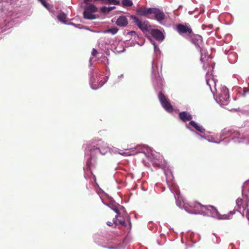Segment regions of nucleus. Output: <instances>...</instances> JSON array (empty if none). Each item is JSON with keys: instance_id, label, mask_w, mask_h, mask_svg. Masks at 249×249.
Segmentation results:
<instances>
[{"instance_id": "nucleus-1", "label": "nucleus", "mask_w": 249, "mask_h": 249, "mask_svg": "<svg viewBox=\"0 0 249 249\" xmlns=\"http://www.w3.org/2000/svg\"><path fill=\"white\" fill-rule=\"evenodd\" d=\"M189 206L190 208H188L187 206L185 205L184 206L185 209L187 212L192 214L202 213H204L205 210H208L209 208H211L216 211L218 218L219 219H229L230 218V215L234 213V212L230 211L228 214H220L213 206H204L196 202H190Z\"/></svg>"}, {"instance_id": "nucleus-2", "label": "nucleus", "mask_w": 249, "mask_h": 249, "mask_svg": "<svg viewBox=\"0 0 249 249\" xmlns=\"http://www.w3.org/2000/svg\"><path fill=\"white\" fill-rule=\"evenodd\" d=\"M83 16L85 18L93 19V0H84Z\"/></svg>"}, {"instance_id": "nucleus-3", "label": "nucleus", "mask_w": 249, "mask_h": 249, "mask_svg": "<svg viewBox=\"0 0 249 249\" xmlns=\"http://www.w3.org/2000/svg\"><path fill=\"white\" fill-rule=\"evenodd\" d=\"M112 210L116 213V214L114 215L113 214L112 212H109L107 214V218L110 219L111 218H113L112 222L107 221V225L109 226H112L113 224L117 225V218L118 215L120 214V212L119 210L118 209V206L116 205H112V206H109Z\"/></svg>"}, {"instance_id": "nucleus-4", "label": "nucleus", "mask_w": 249, "mask_h": 249, "mask_svg": "<svg viewBox=\"0 0 249 249\" xmlns=\"http://www.w3.org/2000/svg\"><path fill=\"white\" fill-rule=\"evenodd\" d=\"M133 21L135 24L140 28L143 32H148L150 29V26L147 21H142L135 16H132Z\"/></svg>"}, {"instance_id": "nucleus-5", "label": "nucleus", "mask_w": 249, "mask_h": 249, "mask_svg": "<svg viewBox=\"0 0 249 249\" xmlns=\"http://www.w3.org/2000/svg\"><path fill=\"white\" fill-rule=\"evenodd\" d=\"M158 96L163 107L168 112H172L173 111V107L163 93L161 91L160 92Z\"/></svg>"}, {"instance_id": "nucleus-6", "label": "nucleus", "mask_w": 249, "mask_h": 249, "mask_svg": "<svg viewBox=\"0 0 249 249\" xmlns=\"http://www.w3.org/2000/svg\"><path fill=\"white\" fill-rule=\"evenodd\" d=\"M236 205L239 209L238 211L241 212V209H243L242 213L249 206V199L246 196H243V198H238L236 201Z\"/></svg>"}, {"instance_id": "nucleus-7", "label": "nucleus", "mask_w": 249, "mask_h": 249, "mask_svg": "<svg viewBox=\"0 0 249 249\" xmlns=\"http://www.w3.org/2000/svg\"><path fill=\"white\" fill-rule=\"evenodd\" d=\"M152 14L154 15L155 19L160 24H162V21L166 18L164 12L157 8H152Z\"/></svg>"}, {"instance_id": "nucleus-8", "label": "nucleus", "mask_w": 249, "mask_h": 249, "mask_svg": "<svg viewBox=\"0 0 249 249\" xmlns=\"http://www.w3.org/2000/svg\"><path fill=\"white\" fill-rule=\"evenodd\" d=\"M219 101L222 104L226 103L229 99V90L225 86L221 88L220 92L218 94Z\"/></svg>"}, {"instance_id": "nucleus-9", "label": "nucleus", "mask_w": 249, "mask_h": 249, "mask_svg": "<svg viewBox=\"0 0 249 249\" xmlns=\"http://www.w3.org/2000/svg\"><path fill=\"white\" fill-rule=\"evenodd\" d=\"M152 8H147L144 6H141L136 10L137 14L140 16L146 17L152 14Z\"/></svg>"}, {"instance_id": "nucleus-10", "label": "nucleus", "mask_w": 249, "mask_h": 249, "mask_svg": "<svg viewBox=\"0 0 249 249\" xmlns=\"http://www.w3.org/2000/svg\"><path fill=\"white\" fill-rule=\"evenodd\" d=\"M177 30L180 34L188 33L191 35L193 33V31L190 26L182 24H178L177 25Z\"/></svg>"}, {"instance_id": "nucleus-11", "label": "nucleus", "mask_w": 249, "mask_h": 249, "mask_svg": "<svg viewBox=\"0 0 249 249\" xmlns=\"http://www.w3.org/2000/svg\"><path fill=\"white\" fill-rule=\"evenodd\" d=\"M150 34L154 38L159 41H162L164 38L163 34L159 29H151L150 31Z\"/></svg>"}, {"instance_id": "nucleus-12", "label": "nucleus", "mask_w": 249, "mask_h": 249, "mask_svg": "<svg viewBox=\"0 0 249 249\" xmlns=\"http://www.w3.org/2000/svg\"><path fill=\"white\" fill-rule=\"evenodd\" d=\"M202 50H200L201 53V56L200 57L201 61L203 63V68L205 70H207L208 68H210V65L209 64V59L210 58L209 55H203L202 53Z\"/></svg>"}, {"instance_id": "nucleus-13", "label": "nucleus", "mask_w": 249, "mask_h": 249, "mask_svg": "<svg viewBox=\"0 0 249 249\" xmlns=\"http://www.w3.org/2000/svg\"><path fill=\"white\" fill-rule=\"evenodd\" d=\"M116 24L120 27H125L128 24V20L125 16H121L117 18Z\"/></svg>"}, {"instance_id": "nucleus-14", "label": "nucleus", "mask_w": 249, "mask_h": 249, "mask_svg": "<svg viewBox=\"0 0 249 249\" xmlns=\"http://www.w3.org/2000/svg\"><path fill=\"white\" fill-rule=\"evenodd\" d=\"M179 118L182 121L186 122L192 119V116L187 111H183L179 113Z\"/></svg>"}, {"instance_id": "nucleus-15", "label": "nucleus", "mask_w": 249, "mask_h": 249, "mask_svg": "<svg viewBox=\"0 0 249 249\" xmlns=\"http://www.w3.org/2000/svg\"><path fill=\"white\" fill-rule=\"evenodd\" d=\"M86 172H89L91 175L93 174L92 171V157H90L87 162L86 164Z\"/></svg>"}, {"instance_id": "nucleus-16", "label": "nucleus", "mask_w": 249, "mask_h": 249, "mask_svg": "<svg viewBox=\"0 0 249 249\" xmlns=\"http://www.w3.org/2000/svg\"><path fill=\"white\" fill-rule=\"evenodd\" d=\"M192 126L194 127L197 131L204 133L205 131V129L201 126L198 125L195 122L191 121L189 123Z\"/></svg>"}, {"instance_id": "nucleus-17", "label": "nucleus", "mask_w": 249, "mask_h": 249, "mask_svg": "<svg viewBox=\"0 0 249 249\" xmlns=\"http://www.w3.org/2000/svg\"><path fill=\"white\" fill-rule=\"evenodd\" d=\"M58 20L64 23L67 22V15L64 13L62 12L59 13L57 16Z\"/></svg>"}, {"instance_id": "nucleus-18", "label": "nucleus", "mask_w": 249, "mask_h": 249, "mask_svg": "<svg viewBox=\"0 0 249 249\" xmlns=\"http://www.w3.org/2000/svg\"><path fill=\"white\" fill-rule=\"evenodd\" d=\"M118 31V29L116 27H112L110 29L104 30L103 31V33H110L112 35H115Z\"/></svg>"}, {"instance_id": "nucleus-19", "label": "nucleus", "mask_w": 249, "mask_h": 249, "mask_svg": "<svg viewBox=\"0 0 249 249\" xmlns=\"http://www.w3.org/2000/svg\"><path fill=\"white\" fill-rule=\"evenodd\" d=\"M122 4L124 7H130L133 5V2L131 0H123Z\"/></svg>"}, {"instance_id": "nucleus-20", "label": "nucleus", "mask_w": 249, "mask_h": 249, "mask_svg": "<svg viewBox=\"0 0 249 249\" xmlns=\"http://www.w3.org/2000/svg\"><path fill=\"white\" fill-rule=\"evenodd\" d=\"M98 150V152H100L102 154L104 155L107 152V151L109 150V148L108 147H105L102 148H94V150Z\"/></svg>"}, {"instance_id": "nucleus-21", "label": "nucleus", "mask_w": 249, "mask_h": 249, "mask_svg": "<svg viewBox=\"0 0 249 249\" xmlns=\"http://www.w3.org/2000/svg\"><path fill=\"white\" fill-rule=\"evenodd\" d=\"M109 4H113L114 5H119L120 1L118 0H107V1Z\"/></svg>"}, {"instance_id": "nucleus-22", "label": "nucleus", "mask_w": 249, "mask_h": 249, "mask_svg": "<svg viewBox=\"0 0 249 249\" xmlns=\"http://www.w3.org/2000/svg\"><path fill=\"white\" fill-rule=\"evenodd\" d=\"M118 222V223L121 224L122 226H124V227H126L127 225L125 223V222L124 221V220H118L117 219V222ZM118 223H117V224Z\"/></svg>"}, {"instance_id": "nucleus-23", "label": "nucleus", "mask_w": 249, "mask_h": 249, "mask_svg": "<svg viewBox=\"0 0 249 249\" xmlns=\"http://www.w3.org/2000/svg\"><path fill=\"white\" fill-rule=\"evenodd\" d=\"M100 11L103 13H108L107 7H105V6L102 7L100 9Z\"/></svg>"}, {"instance_id": "nucleus-24", "label": "nucleus", "mask_w": 249, "mask_h": 249, "mask_svg": "<svg viewBox=\"0 0 249 249\" xmlns=\"http://www.w3.org/2000/svg\"><path fill=\"white\" fill-rule=\"evenodd\" d=\"M41 2L42 4L45 7H47L48 4L44 0H38Z\"/></svg>"}, {"instance_id": "nucleus-25", "label": "nucleus", "mask_w": 249, "mask_h": 249, "mask_svg": "<svg viewBox=\"0 0 249 249\" xmlns=\"http://www.w3.org/2000/svg\"><path fill=\"white\" fill-rule=\"evenodd\" d=\"M105 83V80H104L103 81H102V80L100 81V86L98 87L97 88H95L94 87V89H98L100 87H101L102 86H103L104 85V84Z\"/></svg>"}, {"instance_id": "nucleus-26", "label": "nucleus", "mask_w": 249, "mask_h": 249, "mask_svg": "<svg viewBox=\"0 0 249 249\" xmlns=\"http://www.w3.org/2000/svg\"><path fill=\"white\" fill-rule=\"evenodd\" d=\"M153 45L154 46V50L155 52L159 51V48L158 46L156 45V43H153Z\"/></svg>"}, {"instance_id": "nucleus-27", "label": "nucleus", "mask_w": 249, "mask_h": 249, "mask_svg": "<svg viewBox=\"0 0 249 249\" xmlns=\"http://www.w3.org/2000/svg\"><path fill=\"white\" fill-rule=\"evenodd\" d=\"M115 7L113 6V7H107V9H108V13L110 12V11H111L112 10H113L114 9H115Z\"/></svg>"}, {"instance_id": "nucleus-28", "label": "nucleus", "mask_w": 249, "mask_h": 249, "mask_svg": "<svg viewBox=\"0 0 249 249\" xmlns=\"http://www.w3.org/2000/svg\"><path fill=\"white\" fill-rule=\"evenodd\" d=\"M196 37H197V41H199L200 42H202V37L200 36H197Z\"/></svg>"}, {"instance_id": "nucleus-29", "label": "nucleus", "mask_w": 249, "mask_h": 249, "mask_svg": "<svg viewBox=\"0 0 249 249\" xmlns=\"http://www.w3.org/2000/svg\"><path fill=\"white\" fill-rule=\"evenodd\" d=\"M246 217L248 218V219L249 220V209H247V210Z\"/></svg>"}, {"instance_id": "nucleus-30", "label": "nucleus", "mask_w": 249, "mask_h": 249, "mask_svg": "<svg viewBox=\"0 0 249 249\" xmlns=\"http://www.w3.org/2000/svg\"><path fill=\"white\" fill-rule=\"evenodd\" d=\"M129 33L132 36L136 35V32L135 31H131L129 32Z\"/></svg>"}, {"instance_id": "nucleus-31", "label": "nucleus", "mask_w": 249, "mask_h": 249, "mask_svg": "<svg viewBox=\"0 0 249 249\" xmlns=\"http://www.w3.org/2000/svg\"><path fill=\"white\" fill-rule=\"evenodd\" d=\"M96 53H97V51L95 49H94V56H95Z\"/></svg>"}, {"instance_id": "nucleus-32", "label": "nucleus", "mask_w": 249, "mask_h": 249, "mask_svg": "<svg viewBox=\"0 0 249 249\" xmlns=\"http://www.w3.org/2000/svg\"><path fill=\"white\" fill-rule=\"evenodd\" d=\"M97 8H96V7L94 6V13H95V12H96V11H97Z\"/></svg>"}, {"instance_id": "nucleus-33", "label": "nucleus", "mask_w": 249, "mask_h": 249, "mask_svg": "<svg viewBox=\"0 0 249 249\" xmlns=\"http://www.w3.org/2000/svg\"><path fill=\"white\" fill-rule=\"evenodd\" d=\"M91 54L93 55V49L92 50V51L91 52Z\"/></svg>"}, {"instance_id": "nucleus-34", "label": "nucleus", "mask_w": 249, "mask_h": 249, "mask_svg": "<svg viewBox=\"0 0 249 249\" xmlns=\"http://www.w3.org/2000/svg\"><path fill=\"white\" fill-rule=\"evenodd\" d=\"M89 62H90V64H91V58H90V60H89Z\"/></svg>"}, {"instance_id": "nucleus-35", "label": "nucleus", "mask_w": 249, "mask_h": 249, "mask_svg": "<svg viewBox=\"0 0 249 249\" xmlns=\"http://www.w3.org/2000/svg\"><path fill=\"white\" fill-rule=\"evenodd\" d=\"M94 182H95V176H94Z\"/></svg>"}, {"instance_id": "nucleus-36", "label": "nucleus", "mask_w": 249, "mask_h": 249, "mask_svg": "<svg viewBox=\"0 0 249 249\" xmlns=\"http://www.w3.org/2000/svg\"><path fill=\"white\" fill-rule=\"evenodd\" d=\"M178 191H177V192H176V195H178Z\"/></svg>"}, {"instance_id": "nucleus-37", "label": "nucleus", "mask_w": 249, "mask_h": 249, "mask_svg": "<svg viewBox=\"0 0 249 249\" xmlns=\"http://www.w3.org/2000/svg\"><path fill=\"white\" fill-rule=\"evenodd\" d=\"M174 197H175V198L176 199V196L174 195Z\"/></svg>"}]
</instances>
